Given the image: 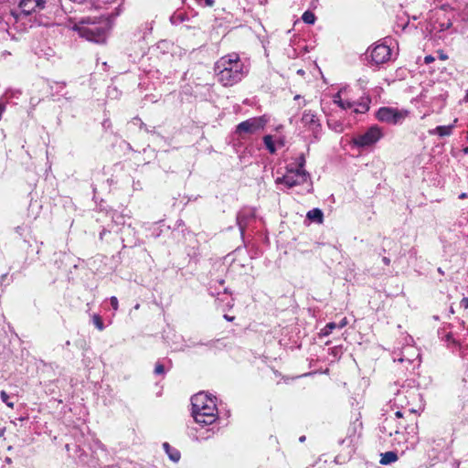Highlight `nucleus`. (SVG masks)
<instances>
[{
    "mask_svg": "<svg viewBox=\"0 0 468 468\" xmlns=\"http://www.w3.org/2000/svg\"><path fill=\"white\" fill-rule=\"evenodd\" d=\"M460 306L463 309H468V298L464 297L460 302Z\"/></svg>",
    "mask_w": 468,
    "mask_h": 468,
    "instance_id": "obj_31",
    "label": "nucleus"
},
{
    "mask_svg": "<svg viewBox=\"0 0 468 468\" xmlns=\"http://www.w3.org/2000/svg\"><path fill=\"white\" fill-rule=\"evenodd\" d=\"M0 398H1L2 401H3V402H4L7 407H9V408H11V409H13V408H14V403H13L12 401H10V399H10V397H9V395H8L5 391L2 390V391L0 392Z\"/></svg>",
    "mask_w": 468,
    "mask_h": 468,
    "instance_id": "obj_25",
    "label": "nucleus"
},
{
    "mask_svg": "<svg viewBox=\"0 0 468 468\" xmlns=\"http://www.w3.org/2000/svg\"><path fill=\"white\" fill-rule=\"evenodd\" d=\"M409 114L410 112L408 110H399L391 107H381L377 112V118L379 122L397 125L401 124L409 116Z\"/></svg>",
    "mask_w": 468,
    "mask_h": 468,
    "instance_id": "obj_9",
    "label": "nucleus"
},
{
    "mask_svg": "<svg viewBox=\"0 0 468 468\" xmlns=\"http://www.w3.org/2000/svg\"><path fill=\"white\" fill-rule=\"evenodd\" d=\"M58 0H20L18 4L19 13L13 12L16 20L28 16L51 15L58 8Z\"/></svg>",
    "mask_w": 468,
    "mask_h": 468,
    "instance_id": "obj_5",
    "label": "nucleus"
},
{
    "mask_svg": "<svg viewBox=\"0 0 468 468\" xmlns=\"http://www.w3.org/2000/svg\"><path fill=\"white\" fill-rule=\"evenodd\" d=\"M92 321L94 325L100 330L102 331L104 329V324L101 320V317L98 314H94L92 317Z\"/></svg>",
    "mask_w": 468,
    "mask_h": 468,
    "instance_id": "obj_26",
    "label": "nucleus"
},
{
    "mask_svg": "<svg viewBox=\"0 0 468 468\" xmlns=\"http://www.w3.org/2000/svg\"><path fill=\"white\" fill-rule=\"evenodd\" d=\"M263 143L269 153L274 154L276 152L275 144L271 135L268 134L263 136Z\"/></svg>",
    "mask_w": 468,
    "mask_h": 468,
    "instance_id": "obj_21",
    "label": "nucleus"
},
{
    "mask_svg": "<svg viewBox=\"0 0 468 468\" xmlns=\"http://www.w3.org/2000/svg\"><path fill=\"white\" fill-rule=\"evenodd\" d=\"M337 328L336 327V323L335 322H330L328 323L322 330H321V335H324V336H327L329 335L334 329Z\"/></svg>",
    "mask_w": 468,
    "mask_h": 468,
    "instance_id": "obj_24",
    "label": "nucleus"
},
{
    "mask_svg": "<svg viewBox=\"0 0 468 468\" xmlns=\"http://www.w3.org/2000/svg\"><path fill=\"white\" fill-rule=\"evenodd\" d=\"M345 442H347V443H348V445H350V444L353 442L352 435H349V437H348V438L344 439V440H342V441H340V443H342V444H343V443H345Z\"/></svg>",
    "mask_w": 468,
    "mask_h": 468,
    "instance_id": "obj_34",
    "label": "nucleus"
},
{
    "mask_svg": "<svg viewBox=\"0 0 468 468\" xmlns=\"http://www.w3.org/2000/svg\"><path fill=\"white\" fill-rule=\"evenodd\" d=\"M254 218V212L251 209H242L237 215V224L243 234L249 222Z\"/></svg>",
    "mask_w": 468,
    "mask_h": 468,
    "instance_id": "obj_15",
    "label": "nucleus"
},
{
    "mask_svg": "<svg viewBox=\"0 0 468 468\" xmlns=\"http://www.w3.org/2000/svg\"><path fill=\"white\" fill-rule=\"evenodd\" d=\"M108 21L105 19L96 20L95 18L87 17L81 19L79 23L74 24L72 29L89 41L95 43H104L108 32Z\"/></svg>",
    "mask_w": 468,
    "mask_h": 468,
    "instance_id": "obj_4",
    "label": "nucleus"
},
{
    "mask_svg": "<svg viewBox=\"0 0 468 468\" xmlns=\"http://www.w3.org/2000/svg\"><path fill=\"white\" fill-rule=\"evenodd\" d=\"M408 411L411 414L412 412H414V411H415V410H414L413 408H409V409H408Z\"/></svg>",
    "mask_w": 468,
    "mask_h": 468,
    "instance_id": "obj_40",
    "label": "nucleus"
},
{
    "mask_svg": "<svg viewBox=\"0 0 468 468\" xmlns=\"http://www.w3.org/2000/svg\"><path fill=\"white\" fill-rule=\"evenodd\" d=\"M443 339L447 343V346L449 347H452V346L458 347V346H460L459 342L453 337L452 334H451V333L447 334Z\"/></svg>",
    "mask_w": 468,
    "mask_h": 468,
    "instance_id": "obj_23",
    "label": "nucleus"
},
{
    "mask_svg": "<svg viewBox=\"0 0 468 468\" xmlns=\"http://www.w3.org/2000/svg\"><path fill=\"white\" fill-rule=\"evenodd\" d=\"M216 78L225 87L239 82L250 71V64L242 60L237 53L221 57L214 67Z\"/></svg>",
    "mask_w": 468,
    "mask_h": 468,
    "instance_id": "obj_1",
    "label": "nucleus"
},
{
    "mask_svg": "<svg viewBox=\"0 0 468 468\" xmlns=\"http://www.w3.org/2000/svg\"><path fill=\"white\" fill-rule=\"evenodd\" d=\"M303 133H308L315 141L321 137L322 123L317 113L312 110H304L300 119Z\"/></svg>",
    "mask_w": 468,
    "mask_h": 468,
    "instance_id": "obj_7",
    "label": "nucleus"
},
{
    "mask_svg": "<svg viewBox=\"0 0 468 468\" xmlns=\"http://www.w3.org/2000/svg\"><path fill=\"white\" fill-rule=\"evenodd\" d=\"M441 59H446V58H447V56H445V55H441Z\"/></svg>",
    "mask_w": 468,
    "mask_h": 468,
    "instance_id": "obj_42",
    "label": "nucleus"
},
{
    "mask_svg": "<svg viewBox=\"0 0 468 468\" xmlns=\"http://www.w3.org/2000/svg\"><path fill=\"white\" fill-rule=\"evenodd\" d=\"M163 448L165 452L168 454L170 460L173 462H178L180 459V452L175 448H172L168 442H165L163 444Z\"/></svg>",
    "mask_w": 468,
    "mask_h": 468,
    "instance_id": "obj_19",
    "label": "nucleus"
},
{
    "mask_svg": "<svg viewBox=\"0 0 468 468\" xmlns=\"http://www.w3.org/2000/svg\"><path fill=\"white\" fill-rule=\"evenodd\" d=\"M268 118L263 116L250 118L236 126L235 134L239 140H244L245 134H254L262 130L268 122Z\"/></svg>",
    "mask_w": 468,
    "mask_h": 468,
    "instance_id": "obj_8",
    "label": "nucleus"
},
{
    "mask_svg": "<svg viewBox=\"0 0 468 468\" xmlns=\"http://www.w3.org/2000/svg\"><path fill=\"white\" fill-rule=\"evenodd\" d=\"M299 98H300V95H296V96L294 97V99H295V100H298Z\"/></svg>",
    "mask_w": 468,
    "mask_h": 468,
    "instance_id": "obj_47",
    "label": "nucleus"
},
{
    "mask_svg": "<svg viewBox=\"0 0 468 468\" xmlns=\"http://www.w3.org/2000/svg\"><path fill=\"white\" fill-rule=\"evenodd\" d=\"M347 324V319L346 317H344L338 324H336V327L341 329L345 327Z\"/></svg>",
    "mask_w": 468,
    "mask_h": 468,
    "instance_id": "obj_32",
    "label": "nucleus"
},
{
    "mask_svg": "<svg viewBox=\"0 0 468 468\" xmlns=\"http://www.w3.org/2000/svg\"><path fill=\"white\" fill-rule=\"evenodd\" d=\"M335 102L338 104L342 109H353L355 112L363 113L368 111L370 100L367 98L366 101H362L360 103H356L355 101H343L341 99L335 100Z\"/></svg>",
    "mask_w": 468,
    "mask_h": 468,
    "instance_id": "obj_13",
    "label": "nucleus"
},
{
    "mask_svg": "<svg viewBox=\"0 0 468 468\" xmlns=\"http://www.w3.org/2000/svg\"><path fill=\"white\" fill-rule=\"evenodd\" d=\"M102 236H104V230L100 234V238L102 239Z\"/></svg>",
    "mask_w": 468,
    "mask_h": 468,
    "instance_id": "obj_45",
    "label": "nucleus"
},
{
    "mask_svg": "<svg viewBox=\"0 0 468 468\" xmlns=\"http://www.w3.org/2000/svg\"><path fill=\"white\" fill-rule=\"evenodd\" d=\"M396 422V419L394 418H386L379 426L380 432L388 436L395 435L394 443L398 445H404L402 452L414 450L419 442L417 425L413 424L405 427V435L403 432L399 431V427Z\"/></svg>",
    "mask_w": 468,
    "mask_h": 468,
    "instance_id": "obj_2",
    "label": "nucleus"
},
{
    "mask_svg": "<svg viewBox=\"0 0 468 468\" xmlns=\"http://www.w3.org/2000/svg\"><path fill=\"white\" fill-rule=\"evenodd\" d=\"M310 179L309 174L304 169L289 170L283 176L277 177L275 183L277 185L283 184L287 187L303 184Z\"/></svg>",
    "mask_w": 468,
    "mask_h": 468,
    "instance_id": "obj_12",
    "label": "nucleus"
},
{
    "mask_svg": "<svg viewBox=\"0 0 468 468\" xmlns=\"http://www.w3.org/2000/svg\"><path fill=\"white\" fill-rule=\"evenodd\" d=\"M197 3L204 6H213L215 4L214 0H196Z\"/></svg>",
    "mask_w": 468,
    "mask_h": 468,
    "instance_id": "obj_28",
    "label": "nucleus"
},
{
    "mask_svg": "<svg viewBox=\"0 0 468 468\" xmlns=\"http://www.w3.org/2000/svg\"><path fill=\"white\" fill-rule=\"evenodd\" d=\"M380 456H381V458H380L379 463L382 465L391 464L398 460V454L393 451H389V452L381 453Z\"/></svg>",
    "mask_w": 468,
    "mask_h": 468,
    "instance_id": "obj_18",
    "label": "nucleus"
},
{
    "mask_svg": "<svg viewBox=\"0 0 468 468\" xmlns=\"http://www.w3.org/2000/svg\"><path fill=\"white\" fill-rule=\"evenodd\" d=\"M165 373V367L160 362H157L154 367L155 375H164Z\"/></svg>",
    "mask_w": 468,
    "mask_h": 468,
    "instance_id": "obj_27",
    "label": "nucleus"
},
{
    "mask_svg": "<svg viewBox=\"0 0 468 468\" xmlns=\"http://www.w3.org/2000/svg\"><path fill=\"white\" fill-rule=\"evenodd\" d=\"M468 197V194L467 193H462L459 195V198L460 199H464V198H467Z\"/></svg>",
    "mask_w": 468,
    "mask_h": 468,
    "instance_id": "obj_37",
    "label": "nucleus"
},
{
    "mask_svg": "<svg viewBox=\"0 0 468 468\" xmlns=\"http://www.w3.org/2000/svg\"><path fill=\"white\" fill-rule=\"evenodd\" d=\"M391 55V48L385 43H377L369 47L366 52L367 58L370 63L377 66L388 62Z\"/></svg>",
    "mask_w": 468,
    "mask_h": 468,
    "instance_id": "obj_10",
    "label": "nucleus"
},
{
    "mask_svg": "<svg viewBox=\"0 0 468 468\" xmlns=\"http://www.w3.org/2000/svg\"><path fill=\"white\" fill-rule=\"evenodd\" d=\"M307 218H309L312 221L322 223L323 218H324V214L321 209L314 208L307 212Z\"/></svg>",
    "mask_w": 468,
    "mask_h": 468,
    "instance_id": "obj_20",
    "label": "nucleus"
},
{
    "mask_svg": "<svg viewBox=\"0 0 468 468\" xmlns=\"http://www.w3.org/2000/svg\"><path fill=\"white\" fill-rule=\"evenodd\" d=\"M304 165H305V158H304V155L302 154L300 157H299V161H298V168L297 169H304Z\"/></svg>",
    "mask_w": 468,
    "mask_h": 468,
    "instance_id": "obj_30",
    "label": "nucleus"
},
{
    "mask_svg": "<svg viewBox=\"0 0 468 468\" xmlns=\"http://www.w3.org/2000/svg\"><path fill=\"white\" fill-rule=\"evenodd\" d=\"M454 123L451 125L437 126L436 128L430 130L429 133L431 135L438 134L441 137L449 136L452 133Z\"/></svg>",
    "mask_w": 468,
    "mask_h": 468,
    "instance_id": "obj_17",
    "label": "nucleus"
},
{
    "mask_svg": "<svg viewBox=\"0 0 468 468\" xmlns=\"http://www.w3.org/2000/svg\"><path fill=\"white\" fill-rule=\"evenodd\" d=\"M6 462L10 463L11 462L10 458H6Z\"/></svg>",
    "mask_w": 468,
    "mask_h": 468,
    "instance_id": "obj_49",
    "label": "nucleus"
},
{
    "mask_svg": "<svg viewBox=\"0 0 468 468\" xmlns=\"http://www.w3.org/2000/svg\"><path fill=\"white\" fill-rule=\"evenodd\" d=\"M382 261L384 262L385 265L390 264V260L388 257H383Z\"/></svg>",
    "mask_w": 468,
    "mask_h": 468,
    "instance_id": "obj_35",
    "label": "nucleus"
},
{
    "mask_svg": "<svg viewBox=\"0 0 468 468\" xmlns=\"http://www.w3.org/2000/svg\"><path fill=\"white\" fill-rule=\"evenodd\" d=\"M359 82L367 84V81H364L362 80H359Z\"/></svg>",
    "mask_w": 468,
    "mask_h": 468,
    "instance_id": "obj_46",
    "label": "nucleus"
},
{
    "mask_svg": "<svg viewBox=\"0 0 468 468\" xmlns=\"http://www.w3.org/2000/svg\"><path fill=\"white\" fill-rule=\"evenodd\" d=\"M110 303H111L112 309L114 311H117L118 307H119L118 299L115 296H112L110 298Z\"/></svg>",
    "mask_w": 468,
    "mask_h": 468,
    "instance_id": "obj_29",
    "label": "nucleus"
},
{
    "mask_svg": "<svg viewBox=\"0 0 468 468\" xmlns=\"http://www.w3.org/2000/svg\"><path fill=\"white\" fill-rule=\"evenodd\" d=\"M438 272L441 275L444 274V271L441 270V268H438Z\"/></svg>",
    "mask_w": 468,
    "mask_h": 468,
    "instance_id": "obj_39",
    "label": "nucleus"
},
{
    "mask_svg": "<svg viewBox=\"0 0 468 468\" xmlns=\"http://www.w3.org/2000/svg\"><path fill=\"white\" fill-rule=\"evenodd\" d=\"M432 61H434V58H433L432 56H431V55L426 56V57L424 58V62H425L426 64H430V63H431Z\"/></svg>",
    "mask_w": 468,
    "mask_h": 468,
    "instance_id": "obj_33",
    "label": "nucleus"
},
{
    "mask_svg": "<svg viewBox=\"0 0 468 468\" xmlns=\"http://www.w3.org/2000/svg\"><path fill=\"white\" fill-rule=\"evenodd\" d=\"M395 416H396V418L400 419V418H402L403 413H402V411H401V410H397V411L395 412Z\"/></svg>",
    "mask_w": 468,
    "mask_h": 468,
    "instance_id": "obj_36",
    "label": "nucleus"
},
{
    "mask_svg": "<svg viewBox=\"0 0 468 468\" xmlns=\"http://www.w3.org/2000/svg\"><path fill=\"white\" fill-rule=\"evenodd\" d=\"M225 319H227L228 321H232L234 319V317H230L227 314L224 315Z\"/></svg>",
    "mask_w": 468,
    "mask_h": 468,
    "instance_id": "obj_38",
    "label": "nucleus"
},
{
    "mask_svg": "<svg viewBox=\"0 0 468 468\" xmlns=\"http://www.w3.org/2000/svg\"><path fill=\"white\" fill-rule=\"evenodd\" d=\"M299 441H302V442L304 441H305V436L300 437Z\"/></svg>",
    "mask_w": 468,
    "mask_h": 468,
    "instance_id": "obj_41",
    "label": "nucleus"
},
{
    "mask_svg": "<svg viewBox=\"0 0 468 468\" xmlns=\"http://www.w3.org/2000/svg\"><path fill=\"white\" fill-rule=\"evenodd\" d=\"M419 349L412 345H406L400 350L393 352V361L403 365L407 371L414 370L420 364Z\"/></svg>",
    "mask_w": 468,
    "mask_h": 468,
    "instance_id": "obj_6",
    "label": "nucleus"
},
{
    "mask_svg": "<svg viewBox=\"0 0 468 468\" xmlns=\"http://www.w3.org/2000/svg\"><path fill=\"white\" fill-rule=\"evenodd\" d=\"M192 416L196 422L210 425L218 419V409L215 398L205 392H199L191 398Z\"/></svg>",
    "mask_w": 468,
    "mask_h": 468,
    "instance_id": "obj_3",
    "label": "nucleus"
},
{
    "mask_svg": "<svg viewBox=\"0 0 468 468\" xmlns=\"http://www.w3.org/2000/svg\"><path fill=\"white\" fill-rule=\"evenodd\" d=\"M463 152L468 154V147L464 148Z\"/></svg>",
    "mask_w": 468,
    "mask_h": 468,
    "instance_id": "obj_43",
    "label": "nucleus"
},
{
    "mask_svg": "<svg viewBox=\"0 0 468 468\" xmlns=\"http://www.w3.org/2000/svg\"><path fill=\"white\" fill-rule=\"evenodd\" d=\"M383 136L378 126L368 128L365 133L355 135L352 144L359 148H365L375 144Z\"/></svg>",
    "mask_w": 468,
    "mask_h": 468,
    "instance_id": "obj_11",
    "label": "nucleus"
},
{
    "mask_svg": "<svg viewBox=\"0 0 468 468\" xmlns=\"http://www.w3.org/2000/svg\"><path fill=\"white\" fill-rule=\"evenodd\" d=\"M302 19L304 23L313 25L314 24L316 17L313 12L305 11L302 16Z\"/></svg>",
    "mask_w": 468,
    "mask_h": 468,
    "instance_id": "obj_22",
    "label": "nucleus"
},
{
    "mask_svg": "<svg viewBox=\"0 0 468 468\" xmlns=\"http://www.w3.org/2000/svg\"><path fill=\"white\" fill-rule=\"evenodd\" d=\"M404 391L409 407L413 406L419 402L420 393L418 388L415 387L413 380L407 381V384H405Z\"/></svg>",
    "mask_w": 468,
    "mask_h": 468,
    "instance_id": "obj_14",
    "label": "nucleus"
},
{
    "mask_svg": "<svg viewBox=\"0 0 468 468\" xmlns=\"http://www.w3.org/2000/svg\"><path fill=\"white\" fill-rule=\"evenodd\" d=\"M404 389L405 384L401 385L400 388L396 391L393 399L394 404L401 409L409 407Z\"/></svg>",
    "mask_w": 468,
    "mask_h": 468,
    "instance_id": "obj_16",
    "label": "nucleus"
},
{
    "mask_svg": "<svg viewBox=\"0 0 468 468\" xmlns=\"http://www.w3.org/2000/svg\"><path fill=\"white\" fill-rule=\"evenodd\" d=\"M465 101H468V92H467V94L465 96Z\"/></svg>",
    "mask_w": 468,
    "mask_h": 468,
    "instance_id": "obj_48",
    "label": "nucleus"
},
{
    "mask_svg": "<svg viewBox=\"0 0 468 468\" xmlns=\"http://www.w3.org/2000/svg\"><path fill=\"white\" fill-rule=\"evenodd\" d=\"M20 231H21V228H20V227H17V228H16V232L20 233Z\"/></svg>",
    "mask_w": 468,
    "mask_h": 468,
    "instance_id": "obj_44",
    "label": "nucleus"
}]
</instances>
